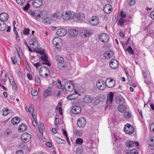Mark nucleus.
<instances>
[{"label":"nucleus","mask_w":154,"mask_h":154,"mask_svg":"<svg viewBox=\"0 0 154 154\" xmlns=\"http://www.w3.org/2000/svg\"><path fill=\"white\" fill-rule=\"evenodd\" d=\"M41 59L43 61L47 60L48 59V57L45 54H44L41 55Z\"/></svg>","instance_id":"obj_49"},{"label":"nucleus","mask_w":154,"mask_h":154,"mask_svg":"<svg viewBox=\"0 0 154 154\" xmlns=\"http://www.w3.org/2000/svg\"><path fill=\"white\" fill-rule=\"evenodd\" d=\"M118 111L121 112H123L125 111L126 108L125 106L123 105H120L117 108Z\"/></svg>","instance_id":"obj_28"},{"label":"nucleus","mask_w":154,"mask_h":154,"mask_svg":"<svg viewBox=\"0 0 154 154\" xmlns=\"http://www.w3.org/2000/svg\"><path fill=\"white\" fill-rule=\"evenodd\" d=\"M45 72H48L49 73V69L47 67L44 66L41 67L39 70V73L40 75L42 77H44V75L42 73H44Z\"/></svg>","instance_id":"obj_16"},{"label":"nucleus","mask_w":154,"mask_h":154,"mask_svg":"<svg viewBox=\"0 0 154 154\" xmlns=\"http://www.w3.org/2000/svg\"><path fill=\"white\" fill-rule=\"evenodd\" d=\"M27 128V126L25 124H23L20 125L18 127V129L19 131L24 132L26 130Z\"/></svg>","instance_id":"obj_29"},{"label":"nucleus","mask_w":154,"mask_h":154,"mask_svg":"<svg viewBox=\"0 0 154 154\" xmlns=\"http://www.w3.org/2000/svg\"><path fill=\"white\" fill-rule=\"evenodd\" d=\"M21 137H25L27 139H28V137L29 138L30 140L31 139V135L27 132L23 133Z\"/></svg>","instance_id":"obj_37"},{"label":"nucleus","mask_w":154,"mask_h":154,"mask_svg":"<svg viewBox=\"0 0 154 154\" xmlns=\"http://www.w3.org/2000/svg\"><path fill=\"white\" fill-rule=\"evenodd\" d=\"M38 128L41 133L43 132L44 129V124L43 123H41L38 125Z\"/></svg>","instance_id":"obj_36"},{"label":"nucleus","mask_w":154,"mask_h":154,"mask_svg":"<svg viewBox=\"0 0 154 154\" xmlns=\"http://www.w3.org/2000/svg\"><path fill=\"white\" fill-rule=\"evenodd\" d=\"M86 123L85 119L82 117L79 119L77 122V124L79 128L84 127Z\"/></svg>","instance_id":"obj_9"},{"label":"nucleus","mask_w":154,"mask_h":154,"mask_svg":"<svg viewBox=\"0 0 154 154\" xmlns=\"http://www.w3.org/2000/svg\"><path fill=\"white\" fill-rule=\"evenodd\" d=\"M75 134L78 137L81 136L82 134V130H77L75 132Z\"/></svg>","instance_id":"obj_51"},{"label":"nucleus","mask_w":154,"mask_h":154,"mask_svg":"<svg viewBox=\"0 0 154 154\" xmlns=\"http://www.w3.org/2000/svg\"><path fill=\"white\" fill-rule=\"evenodd\" d=\"M6 29V24L3 22L2 24V25L0 26V30L3 31L5 30Z\"/></svg>","instance_id":"obj_42"},{"label":"nucleus","mask_w":154,"mask_h":154,"mask_svg":"<svg viewBox=\"0 0 154 154\" xmlns=\"http://www.w3.org/2000/svg\"><path fill=\"white\" fill-rule=\"evenodd\" d=\"M83 140L80 138H77L75 140V143L79 145H82L83 143Z\"/></svg>","instance_id":"obj_38"},{"label":"nucleus","mask_w":154,"mask_h":154,"mask_svg":"<svg viewBox=\"0 0 154 154\" xmlns=\"http://www.w3.org/2000/svg\"><path fill=\"white\" fill-rule=\"evenodd\" d=\"M17 2L20 5H22L25 3V0H16Z\"/></svg>","instance_id":"obj_52"},{"label":"nucleus","mask_w":154,"mask_h":154,"mask_svg":"<svg viewBox=\"0 0 154 154\" xmlns=\"http://www.w3.org/2000/svg\"><path fill=\"white\" fill-rule=\"evenodd\" d=\"M131 114L128 112H125L124 113V117L127 119H129L131 117Z\"/></svg>","instance_id":"obj_41"},{"label":"nucleus","mask_w":154,"mask_h":154,"mask_svg":"<svg viewBox=\"0 0 154 154\" xmlns=\"http://www.w3.org/2000/svg\"><path fill=\"white\" fill-rule=\"evenodd\" d=\"M126 146L128 148H132L139 146V143L137 142H134L131 140H128L126 143Z\"/></svg>","instance_id":"obj_8"},{"label":"nucleus","mask_w":154,"mask_h":154,"mask_svg":"<svg viewBox=\"0 0 154 154\" xmlns=\"http://www.w3.org/2000/svg\"><path fill=\"white\" fill-rule=\"evenodd\" d=\"M8 15L5 13H2L0 14V20L2 22L6 21L8 19Z\"/></svg>","instance_id":"obj_17"},{"label":"nucleus","mask_w":154,"mask_h":154,"mask_svg":"<svg viewBox=\"0 0 154 154\" xmlns=\"http://www.w3.org/2000/svg\"><path fill=\"white\" fill-rule=\"evenodd\" d=\"M40 15L41 16V17L44 20V22L45 24H50L51 23V20L49 19L47 15L46 14L43 15V13H41Z\"/></svg>","instance_id":"obj_10"},{"label":"nucleus","mask_w":154,"mask_h":154,"mask_svg":"<svg viewBox=\"0 0 154 154\" xmlns=\"http://www.w3.org/2000/svg\"><path fill=\"white\" fill-rule=\"evenodd\" d=\"M114 54L113 51H107L106 53H104V56L107 58L111 57H112Z\"/></svg>","instance_id":"obj_21"},{"label":"nucleus","mask_w":154,"mask_h":154,"mask_svg":"<svg viewBox=\"0 0 154 154\" xmlns=\"http://www.w3.org/2000/svg\"><path fill=\"white\" fill-rule=\"evenodd\" d=\"M84 35L85 37H89L90 35V31L88 30H84L82 33V35Z\"/></svg>","instance_id":"obj_35"},{"label":"nucleus","mask_w":154,"mask_h":154,"mask_svg":"<svg viewBox=\"0 0 154 154\" xmlns=\"http://www.w3.org/2000/svg\"><path fill=\"white\" fill-rule=\"evenodd\" d=\"M58 14L57 13H55L53 15L51 19L53 21L56 20L58 18Z\"/></svg>","instance_id":"obj_46"},{"label":"nucleus","mask_w":154,"mask_h":154,"mask_svg":"<svg viewBox=\"0 0 154 154\" xmlns=\"http://www.w3.org/2000/svg\"><path fill=\"white\" fill-rule=\"evenodd\" d=\"M81 108L78 106H75L72 107V112L75 114H79L81 112Z\"/></svg>","instance_id":"obj_15"},{"label":"nucleus","mask_w":154,"mask_h":154,"mask_svg":"<svg viewBox=\"0 0 154 154\" xmlns=\"http://www.w3.org/2000/svg\"><path fill=\"white\" fill-rule=\"evenodd\" d=\"M125 23V20L123 18L121 17L119 21V24L120 26L123 25L124 23Z\"/></svg>","instance_id":"obj_45"},{"label":"nucleus","mask_w":154,"mask_h":154,"mask_svg":"<svg viewBox=\"0 0 154 154\" xmlns=\"http://www.w3.org/2000/svg\"><path fill=\"white\" fill-rule=\"evenodd\" d=\"M55 59L57 62L58 66L59 69H62L66 67L63 57L57 55L55 57Z\"/></svg>","instance_id":"obj_1"},{"label":"nucleus","mask_w":154,"mask_h":154,"mask_svg":"<svg viewBox=\"0 0 154 154\" xmlns=\"http://www.w3.org/2000/svg\"><path fill=\"white\" fill-rule=\"evenodd\" d=\"M114 93L112 92L109 93V96L107 97V100H109L110 103H111L114 97Z\"/></svg>","instance_id":"obj_23"},{"label":"nucleus","mask_w":154,"mask_h":154,"mask_svg":"<svg viewBox=\"0 0 154 154\" xmlns=\"http://www.w3.org/2000/svg\"><path fill=\"white\" fill-rule=\"evenodd\" d=\"M104 82L101 80H98L96 84V85L97 88L101 90H103L104 89L105 85L104 84Z\"/></svg>","instance_id":"obj_12"},{"label":"nucleus","mask_w":154,"mask_h":154,"mask_svg":"<svg viewBox=\"0 0 154 154\" xmlns=\"http://www.w3.org/2000/svg\"><path fill=\"white\" fill-rule=\"evenodd\" d=\"M109 81L108 82V83L106 84V85L109 88H112L114 86L115 84V80L111 78H108L106 81L108 80Z\"/></svg>","instance_id":"obj_11"},{"label":"nucleus","mask_w":154,"mask_h":154,"mask_svg":"<svg viewBox=\"0 0 154 154\" xmlns=\"http://www.w3.org/2000/svg\"><path fill=\"white\" fill-rule=\"evenodd\" d=\"M30 31V30L28 28H24L23 31V33L25 35H28Z\"/></svg>","instance_id":"obj_50"},{"label":"nucleus","mask_w":154,"mask_h":154,"mask_svg":"<svg viewBox=\"0 0 154 154\" xmlns=\"http://www.w3.org/2000/svg\"><path fill=\"white\" fill-rule=\"evenodd\" d=\"M28 139L25 137H22L21 136V140L24 143L28 142L30 140V139L28 137Z\"/></svg>","instance_id":"obj_53"},{"label":"nucleus","mask_w":154,"mask_h":154,"mask_svg":"<svg viewBox=\"0 0 154 154\" xmlns=\"http://www.w3.org/2000/svg\"><path fill=\"white\" fill-rule=\"evenodd\" d=\"M129 39V38L124 43L123 42L121 43L122 46L124 48V45H127L128 44Z\"/></svg>","instance_id":"obj_64"},{"label":"nucleus","mask_w":154,"mask_h":154,"mask_svg":"<svg viewBox=\"0 0 154 154\" xmlns=\"http://www.w3.org/2000/svg\"><path fill=\"white\" fill-rule=\"evenodd\" d=\"M150 129L152 132H154V123L150 124Z\"/></svg>","instance_id":"obj_62"},{"label":"nucleus","mask_w":154,"mask_h":154,"mask_svg":"<svg viewBox=\"0 0 154 154\" xmlns=\"http://www.w3.org/2000/svg\"><path fill=\"white\" fill-rule=\"evenodd\" d=\"M40 13V12H38V13L35 12V14L34 17L36 18H39V17H41V16L39 13Z\"/></svg>","instance_id":"obj_60"},{"label":"nucleus","mask_w":154,"mask_h":154,"mask_svg":"<svg viewBox=\"0 0 154 154\" xmlns=\"http://www.w3.org/2000/svg\"><path fill=\"white\" fill-rule=\"evenodd\" d=\"M127 128H131L132 130L133 129V127L131 124H128L126 125L125 126V127Z\"/></svg>","instance_id":"obj_58"},{"label":"nucleus","mask_w":154,"mask_h":154,"mask_svg":"<svg viewBox=\"0 0 154 154\" xmlns=\"http://www.w3.org/2000/svg\"><path fill=\"white\" fill-rule=\"evenodd\" d=\"M37 52L40 54L41 55L45 54L44 50L39 49L37 51Z\"/></svg>","instance_id":"obj_57"},{"label":"nucleus","mask_w":154,"mask_h":154,"mask_svg":"<svg viewBox=\"0 0 154 154\" xmlns=\"http://www.w3.org/2000/svg\"><path fill=\"white\" fill-rule=\"evenodd\" d=\"M31 93L33 96L35 97L33 98V99L36 100L38 98L37 95L38 94V92L37 91L35 90H32L31 91Z\"/></svg>","instance_id":"obj_30"},{"label":"nucleus","mask_w":154,"mask_h":154,"mask_svg":"<svg viewBox=\"0 0 154 154\" xmlns=\"http://www.w3.org/2000/svg\"><path fill=\"white\" fill-rule=\"evenodd\" d=\"M90 23L92 26H97L99 23L98 18L96 16L92 17L90 21Z\"/></svg>","instance_id":"obj_7"},{"label":"nucleus","mask_w":154,"mask_h":154,"mask_svg":"<svg viewBox=\"0 0 154 154\" xmlns=\"http://www.w3.org/2000/svg\"><path fill=\"white\" fill-rule=\"evenodd\" d=\"M75 16L74 12L71 11H69L66 13L64 18L66 20H68L70 19H73Z\"/></svg>","instance_id":"obj_4"},{"label":"nucleus","mask_w":154,"mask_h":154,"mask_svg":"<svg viewBox=\"0 0 154 154\" xmlns=\"http://www.w3.org/2000/svg\"><path fill=\"white\" fill-rule=\"evenodd\" d=\"M67 32V31L66 29L60 28L57 30L56 33L59 36L62 37L65 36Z\"/></svg>","instance_id":"obj_5"},{"label":"nucleus","mask_w":154,"mask_h":154,"mask_svg":"<svg viewBox=\"0 0 154 154\" xmlns=\"http://www.w3.org/2000/svg\"><path fill=\"white\" fill-rule=\"evenodd\" d=\"M130 154H138L137 150L135 149H133L130 152Z\"/></svg>","instance_id":"obj_55"},{"label":"nucleus","mask_w":154,"mask_h":154,"mask_svg":"<svg viewBox=\"0 0 154 154\" xmlns=\"http://www.w3.org/2000/svg\"><path fill=\"white\" fill-rule=\"evenodd\" d=\"M10 113V110L7 108L3 109V115L5 116L8 115Z\"/></svg>","instance_id":"obj_40"},{"label":"nucleus","mask_w":154,"mask_h":154,"mask_svg":"<svg viewBox=\"0 0 154 154\" xmlns=\"http://www.w3.org/2000/svg\"><path fill=\"white\" fill-rule=\"evenodd\" d=\"M69 34L72 36H75L78 34V30L75 29H69Z\"/></svg>","instance_id":"obj_18"},{"label":"nucleus","mask_w":154,"mask_h":154,"mask_svg":"<svg viewBox=\"0 0 154 154\" xmlns=\"http://www.w3.org/2000/svg\"><path fill=\"white\" fill-rule=\"evenodd\" d=\"M132 130H133V129ZM124 131L126 134H133L134 132V129L133 128V130H132L131 128H127L125 127H124Z\"/></svg>","instance_id":"obj_24"},{"label":"nucleus","mask_w":154,"mask_h":154,"mask_svg":"<svg viewBox=\"0 0 154 154\" xmlns=\"http://www.w3.org/2000/svg\"><path fill=\"white\" fill-rule=\"evenodd\" d=\"M57 42H61V39L59 37H55L52 40L53 45L55 44Z\"/></svg>","instance_id":"obj_39"},{"label":"nucleus","mask_w":154,"mask_h":154,"mask_svg":"<svg viewBox=\"0 0 154 154\" xmlns=\"http://www.w3.org/2000/svg\"><path fill=\"white\" fill-rule=\"evenodd\" d=\"M109 65L112 68L115 69L118 68L119 66V64L117 61L115 59H112L109 63Z\"/></svg>","instance_id":"obj_6"},{"label":"nucleus","mask_w":154,"mask_h":154,"mask_svg":"<svg viewBox=\"0 0 154 154\" xmlns=\"http://www.w3.org/2000/svg\"><path fill=\"white\" fill-rule=\"evenodd\" d=\"M78 97V95L76 94H73L69 95L67 97V99L69 100H72L75 99Z\"/></svg>","instance_id":"obj_25"},{"label":"nucleus","mask_w":154,"mask_h":154,"mask_svg":"<svg viewBox=\"0 0 154 154\" xmlns=\"http://www.w3.org/2000/svg\"><path fill=\"white\" fill-rule=\"evenodd\" d=\"M91 103H94L95 104H97L100 102V100L96 97H91Z\"/></svg>","instance_id":"obj_32"},{"label":"nucleus","mask_w":154,"mask_h":154,"mask_svg":"<svg viewBox=\"0 0 154 154\" xmlns=\"http://www.w3.org/2000/svg\"><path fill=\"white\" fill-rule=\"evenodd\" d=\"M77 18L79 21H82L85 19L84 15L82 13H79L77 14Z\"/></svg>","instance_id":"obj_26"},{"label":"nucleus","mask_w":154,"mask_h":154,"mask_svg":"<svg viewBox=\"0 0 154 154\" xmlns=\"http://www.w3.org/2000/svg\"><path fill=\"white\" fill-rule=\"evenodd\" d=\"M43 3L42 0H34L32 4L33 7L35 8H38L41 6Z\"/></svg>","instance_id":"obj_13"},{"label":"nucleus","mask_w":154,"mask_h":154,"mask_svg":"<svg viewBox=\"0 0 154 154\" xmlns=\"http://www.w3.org/2000/svg\"><path fill=\"white\" fill-rule=\"evenodd\" d=\"M61 42H57L54 45L56 47V48L55 49V51H56V50H57L58 51L59 50V48L60 47V44L61 43Z\"/></svg>","instance_id":"obj_48"},{"label":"nucleus","mask_w":154,"mask_h":154,"mask_svg":"<svg viewBox=\"0 0 154 154\" xmlns=\"http://www.w3.org/2000/svg\"><path fill=\"white\" fill-rule=\"evenodd\" d=\"M25 109L27 112H34L33 105L32 104L30 105L29 108L26 106H25Z\"/></svg>","instance_id":"obj_31"},{"label":"nucleus","mask_w":154,"mask_h":154,"mask_svg":"<svg viewBox=\"0 0 154 154\" xmlns=\"http://www.w3.org/2000/svg\"><path fill=\"white\" fill-rule=\"evenodd\" d=\"M56 109L58 111L60 115H62L63 114L62 109L61 107H57Z\"/></svg>","instance_id":"obj_56"},{"label":"nucleus","mask_w":154,"mask_h":154,"mask_svg":"<svg viewBox=\"0 0 154 154\" xmlns=\"http://www.w3.org/2000/svg\"><path fill=\"white\" fill-rule=\"evenodd\" d=\"M83 152L82 148H77L76 149V153L77 154H81Z\"/></svg>","instance_id":"obj_54"},{"label":"nucleus","mask_w":154,"mask_h":154,"mask_svg":"<svg viewBox=\"0 0 154 154\" xmlns=\"http://www.w3.org/2000/svg\"><path fill=\"white\" fill-rule=\"evenodd\" d=\"M52 89V88L51 87H48L47 89L45 90L43 94V96L46 98L48 96H51L52 94L51 91Z\"/></svg>","instance_id":"obj_14"},{"label":"nucleus","mask_w":154,"mask_h":154,"mask_svg":"<svg viewBox=\"0 0 154 154\" xmlns=\"http://www.w3.org/2000/svg\"><path fill=\"white\" fill-rule=\"evenodd\" d=\"M116 103L118 104H122L125 102L124 99L121 95H119L116 97Z\"/></svg>","instance_id":"obj_19"},{"label":"nucleus","mask_w":154,"mask_h":154,"mask_svg":"<svg viewBox=\"0 0 154 154\" xmlns=\"http://www.w3.org/2000/svg\"><path fill=\"white\" fill-rule=\"evenodd\" d=\"M44 61L45 62L42 63L43 64H46L48 65L49 66H51V63H50L49 61L48 60V59L47 60H46Z\"/></svg>","instance_id":"obj_63"},{"label":"nucleus","mask_w":154,"mask_h":154,"mask_svg":"<svg viewBox=\"0 0 154 154\" xmlns=\"http://www.w3.org/2000/svg\"><path fill=\"white\" fill-rule=\"evenodd\" d=\"M20 121V119L18 117H15L12 119L11 122L13 125H16L18 124Z\"/></svg>","instance_id":"obj_20"},{"label":"nucleus","mask_w":154,"mask_h":154,"mask_svg":"<svg viewBox=\"0 0 154 154\" xmlns=\"http://www.w3.org/2000/svg\"><path fill=\"white\" fill-rule=\"evenodd\" d=\"M37 42V41L35 39H32L29 42V46L32 48H33L35 44Z\"/></svg>","instance_id":"obj_33"},{"label":"nucleus","mask_w":154,"mask_h":154,"mask_svg":"<svg viewBox=\"0 0 154 154\" xmlns=\"http://www.w3.org/2000/svg\"><path fill=\"white\" fill-rule=\"evenodd\" d=\"M30 7V5L28 3H27L26 5L24 7L23 10L24 11H27L29 8Z\"/></svg>","instance_id":"obj_61"},{"label":"nucleus","mask_w":154,"mask_h":154,"mask_svg":"<svg viewBox=\"0 0 154 154\" xmlns=\"http://www.w3.org/2000/svg\"><path fill=\"white\" fill-rule=\"evenodd\" d=\"M125 51H128L129 54L133 55L134 54V51L132 48V47L129 46L128 48L125 50Z\"/></svg>","instance_id":"obj_34"},{"label":"nucleus","mask_w":154,"mask_h":154,"mask_svg":"<svg viewBox=\"0 0 154 154\" xmlns=\"http://www.w3.org/2000/svg\"><path fill=\"white\" fill-rule=\"evenodd\" d=\"M65 88L66 90L69 91H72L74 89V87L70 81L66 80L64 85Z\"/></svg>","instance_id":"obj_3"},{"label":"nucleus","mask_w":154,"mask_h":154,"mask_svg":"<svg viewBox=\"0 0 154 154\" xmlns=\"http://www.w3.org/2000/svg\"><path fill=\"white\" fill-rule=\"evenodd\" d=\"M109 7V4L106 5L103 8V10L104 12L106 14H108L110 13V12H107L108 10V8Z\"/></svg>","instance_id":"obj_43"},{"label":"nucleus","mask_w":154,"mask_h":154,"mask_svg":"<svg viewBox=\"0 0 154 154\" xmlns=\"http://www.w3.org/2000/svg\"><path fill=\"white\" fill-rule=\"evenodd\" d=\"M55 138L56 141L58 143L63 144H65L66 142L64 140L57 137H55Z\"/></svg>","instance_id":"obj_27"},{"label":"nucleus","mask_w":154,"mask_h":154,"mask_svg":"<svg viewBox=\"0 0 154 154\" xmlns=\"http://www.w3.org/2000/svg\"><path fill=\"white\" fill-rule=\"evenodd\" d=\"M150 141L149 143V145L150 146H154V139H151L150 140Z\"/></svg>","instance_id":"obj_59"},{"label":"nucleus","mask_w":154,"mask_h":154,"mask_svg":"<svg viewBox=\"0 0 154 154\" xmlns=\"http://www.w3.org/2000/svg\"><path fill=\"white\" fill-rule=\"evenodd\" d=\"M109 38V35L106 33H102L99 36V38L100 40L103 43L107 42Z\"/></svg>","instance_id":"obj_2"},{"label":"nucleus","mask_w":154,"mask_h":154,"mask_svg":"<svg viewBox=\"0 0 154 154\" xmlns=\"http://www.w3.org/2000/svg\"><path fill=\"white\" fill-rule=\"evenodd\" d=\"M35 82L38 84V85H40L41 80L39 77L38 75H36L35 79Z\"/></svg>","instance_id":"obj_47"},{"label":"nucleus","mask_w":154,"mask_h":154,"mask_svg":"<svg viewBox=\"0 0 154 154\" xmlns=\"http://www.w3.org/2000/svg\"><path fill=\"white\" fill-rule=\"evenodd\" d=\"M83 100L84 102L87 103H91V97L90 96H85L83 98Z\"/></svg>","instance_id":"obj_22"},{"label":"nucleus","mask_w":154,"mask_h":154,"mask_svg":"<svg viewBox=\"0 0 154 154\" xmlns=\"http://www.w3.org/2000/svg\"><path fill=\"white\" fill-rule=\"evenodd\" d=\"M127 2L128 5L132 6L135 4V0H127Z\"/></svg>","instance_id":"obj_44"}]
</instances>
